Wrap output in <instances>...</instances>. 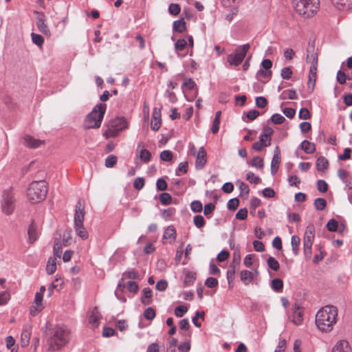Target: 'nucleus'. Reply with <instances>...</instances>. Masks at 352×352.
<instances>
[{"mask_svg":"<svg viewBox=\"0 0 352 352\" xmlns=\"http://www.w3.org/2000/svg\"><path fill=\"white\" fill-rule=\"evenodd\" d=\"M338 9H349L352 7V0H331Z\"/></svg>","mask_w":352,"mask_h":352,"instance_id":"nucleus-27","label":"nucleus"},{"mask_svg":"<svg viewBox=\"0 0 352 352\" xmlns=\"http://www.w3.org/2000/svg\"><path fill=\"white\" fill-rule=\"evenodd\" d=\"M318 57V53L314 51V46L309 45L307 50L306 60L308 63L311 64L307 82L308 89L311 91L314 89L316 80Z\"/></svg>","mask_w":352,"mask_h":352,"instance_id":"nucleus-4","label":"nucleus"},{"mask_svg":"<svg viewBox=\"0 0 352 352\" xmlns=\"http://www.w3.org/2000/svg\"><path fill=\"white\" fill-rule=\"evenodd\" d=\"M44 309V305H37L36 304L32 305L30 309V314L32 316H36Z\"/></svg>","mask_w":352,"mask_h":352,"instance_id":"nucleus-51","label":"nucleus"},{"mask_svg":"<svg viewBox=\"0 0 352 352\" xmlns=\"http://www.w3.org/2000/svg\"><path fill=\"white\" fill-rule=\"evenodd\" d=\"M292 322L296 324L299 325L303 320V311L302 307L297 303H295L292 308V314L289 316Z\"/></svg>","mask_w":352,"mask_h":352,"instance_id":"nucleus-12","label":"nucleus"},{"mask_svg":"<svg viewBox=\"0 0 352 352\" xmlns=\"http://www.w3.org/2000/svg\"><path fill=\"white\" fill-rule=\"evenodd\" d=\"M319 0H293L294 10L300 15L311 16L318 9Z\"/></svg>","mask_w":352,"mask_h":352,"instance_id":"nucleus-5","label":"nucleus"},{"mask_svg":"<svg viewBox=\"0 0 352 352\" xmlns=\"http://www.w3.org/2000/svg\"><path fill=\"white\" fill-rule=\"evenodd\" d=\"M15 208V198L10 190H5L2 195L1 210L7 214H11Z\"/></svg>","mask_w":352,"mask_h":352,"instance_id":"nucleus-10","label":"nucleus"},{"mask_svg":"<svg viewBox=\"0 0 352 352\" xmlns=\"http://www.w3.org/2000/svg\"><path fill=\"white\" fill-rule=\"evenodd\" d=\"M126 287L129 292L134 294L138 292L139 288L138 285L133 280L129 281L126 284Z\"/></svg>","mask_w":352,"mask_h":352,"instance_id":"nucleus-60","label":"nucleus"},{"mask_svg":"<svg viewBox=\"0 0 352 352\" xmlns=\"http://www.w3.org/2000/svg\"><path fill=\"white\" fill-rule=\"evenodd\" d=\"M144 316L146 319L151 320L155 317V311L153 308L148 307L144 311Z\"/></svg>","mask_w":352,"mask_h":352,"instance_id":"nucleus-56","label":"nucleus"},{"mask_svg":"<svg viewBox=\"0 0 352 352\" xmlns=\"http://www.w3.org/2000/svg\"><path fill=\"white\" fill-rule=\"evenodd\" d=\"M10 299V293L7 291L0 293V306L8 303Z\"/></svg>","mask_w":352,"mask_h":352,"instance_id":"nucleus-53","label":"nucleus"},{"mask_svg":"<svg viewBox=\"0 0 352 352\" xmlns=\"http://www.w3.org/2000/svg\"><path fill=\"white\" fill-rule=\"evenodd\" d=\"M236 186L239 187L240 191V196L243 197L246 199L250 192V188L248 186L243 182L241 180H237L236 182Z\"/></svg>","mask_w":352,"mask_h":352,"instance_id":"nucleus-25","label":"nucleus"},{"mask_svg":"<svg viewBox=\"0 0 352 352\" xmlns=\"http://www.w3.org/2000/svg\"><path fill=\"white\" fill-rule=\"evenodd\" d=\"M206 163V152L204 147H201L197 153L195 166L197 168L201 169Z\"/></svg>","mask_w":352,"mask_h":352,"instance_id":"nucleus-18","label":"nucleus"},{"mask_svg":"<svg viewBox=\"0 0 352 352\" xmlns=\"http://www.w3.org/2000/svg\"><path fill=\"white\" fill-rule=\"evenodd\" d=\"M100 314L97 307H94L89 316V322L97 326L99 323Z\"/></svg>","mask_w":352,"mask_h":352,"instance_id":"nucleus-30","label":"nucleus"},{"mask_svg":"<svg viewBox=\"0 0 352 352\" xmlns=\"http://www.w3.org/2000/svg\"><path fill=\"white\" fill-rule=\"evenodd\" d=\"M300 243V239L299 236L294 235L292 236L291 245L292 251L294 255H297L299 252V245Z\"/></svg>","mask_w":352,"mask_h":352,"instance_id":"nucleus-35","label":"nucleus"},{"mask_svg":"<svg viewBox=\"0 0 352 352\" xmlns=\"http://www.w3.org/2000/svg\"><path fill=\"white\" fill-rule=\"evenodd\" d=\"M298 117L300 119L307 120L310 118L311 115L307 108H301L299 111Z\"/></svg>","mask_w":352,"mask_h":352,"instance_id":"nucleus-62","label":"nucleus"},{"mask_svg":"<svg viewBox=\"0 0 352 352\" xmlns=\"http://www.w3.org/2000/svg\"><path fill=\"white\" fill-rule=\"evenodd\" d=\"M248 210L245 208H241L236 214V218L239 220H245L248 217Z\"/></svg>","mask_w":352,"mask_h":352,"instance_id":"nucleus-58","label":"nucleus"},{"mask_svg":"<svg viewBox=\"0 0 352 352\" xmlns=\"http://www.w3.org/2000/svg\"><path fill=\"white\" fill-rule=\"evenodd\" d=\"M287 94V98L291 100H294L298 98V96L296 94V91L293 89L286 90L284 91L282 94V95L280 96V99H285V97H284L283 95Z\"/></svg>","mask_w":352,"mask_h":352,"instance_id":"nucleus-49","label":"nucleus"},{"mask_svg":"<svg viewBox=\"0 0 352 352\" xmlns=\"http://www.w3.org/2000/svg\"><path fill=\"white\" fill-rule=\"evenodd\" d=\"M56 258L54 257H50L48 259L47 265H46V271L48 274H52L56 270Z\"/></svg>","mask_w":352,"mask_h":352,"instance_id":"nucleus-31","label":"nucleus"},{"mask_svg":"<svg viewBox=\"0 0 352 352\" xmlns=\"http://www.w3.org/2000/svg\"><path fill=\"white\" fill-rule=\"evenodd\" d=\"M85 210L80 201H78L76 206V210L74 214V226L83 225L85 219Z\"/></svg>","mask_w":352,"mask_h":352,"instance_id":"nucleus-15","label":"nucleus"},{"mask_svg":"<svg viewBox=\"0 0 352 352\" xmlns=\"http://www.w3.org/2000/svg\"><path fill=\"white\" fill-rule=\"evenodd\" d=\"M106 111L105 104H97L92 111L89 113L85 121V129H96L100 126L102 120L103 119Z\"/></svg>","mask_w":352,"mask_h":352,"instance_id":"nucleus-6","label":"nucleus"},{"mask_svg":"<svg viewBox=\"0 0 352 352\" xmlns=\"http://www.w3.org/2000/svg\"><path fill=\"white\" fill-rule=\"evenodd\" d=\"M196 279V273L190 271H188L185 273L184 284V286L191 285Z\"/></svg>","mask_w":352,"mask_h":352,"instance_id":"nucleus-28","label":"nucleus"},{"mask_svg":"<svg viewBox=\"0 0 352 352\" xmlns=\"http://www.w3.org/2000/svg\"><path fill=\"white\" fill-rule=\"evenodd\" d=\"M317 188L321 192H325L327 191L328 185L324 180L320 179L317 182Z\"/></svg>","mask_w":352,"mask_h":352,"instance_id":"nucleus-61","label":"nucleus"},{"mask_svg":"<svg viewBox=\"0 0 352 352\" xmlns=\"http://www.w3.org/2000/svg\"><path fill=\"white\" fill-rule=\"evenodd\" d=\"M281 162V155H280V150L278 146H276L274 151V155L271 162V173L272 175H275L278 168L279 165Z\"/></svg>","mask_w":352,"mask_h":352,"instance_id":"nucleus-14","label":"nucleus"},{"mask_svg":"<svg viewBox=\"0 0 352 352\" xmlns=\"http://www.w3.org/2000/svg\"><path fill=\"white\" fill-rule=\"evenodd\" d=\"M176 238V230L173 226H168L163 234V240H170L169 243H172Z\"/></svg>","mask_w":352,"mask_h":352,"instance_id":"nucleus-23","label":"nucleus"},{"mask_svg":"<svg viewBox=\"0 0 352 352\" xmlns=\"http://www.w3.org/2000/svg\"><path fill=\"white\" fill-rule=\"evenodd\" d=\"M329 162L324 157H320L316 161V168L318 171H323L328 168Z\"/></svg>","mask_w":352,"mask_h":352,"instance_id":"nucleus-32","label":"nucleus"},{"mask_svg":"<svg viewBox=\"0 0 352 352\" xmlns=\"http://www.w3.org/2000/svg\"><path fill=\"white\" fill-rule=\"evenodd\" d=\"M75 231L78 236H79L82 240L88 239L89 234L83 225L75 226Z\"/></svg>","mask_w":352,"mask_h":352,"instance_id":"nucleus-33","label":"nucleus"},{"mask_svg":"<svg viewBox=\"0 0 352 352\" xmlns=\"http://www.w3.org/2000/svg\"><path fill=\"white\" fill-rule=\"evenodd\" d=\"M331 352H351V347L347 341L340 340L333 346Z\"/></svg>","mask_w":352,"mask_h":352,"instance_id":"nucleus-22","label":"nucleus"},{"mask_svg":"<svg viewBox=\"0 0 352 352\" xmlns=\"http://www.w3.org/2000/svg\"><path fill=\"white\" fill-rule=\"evenodd\" d=\"M153 120L151 121V129L156 131L161 126V110L155 107L153 110Z\"/></svg>","mask_w":352,"mask_h":352,"instance_id":"nucleus-16","label":"nucleus"},{"mask_svg":"<svg viewBox=\"0 0 352 352\" xmlns=\"http://www.w3.org/2000/svg\"><path fill=\"white\" fill-rule=\"evenodd\" d=\"M338 309L333 305L322 307L316 315V324L322 332H330L337 322Z\"/></svg>","mask_w":352,"mask_h":352,"instance_id":"nucleus-1","label":"nucleus"},{"mask_svg":"<svg viewBox=\"0 0 352 352\" xmlns=\"http://www.w3.org/2000/svg\"><path fill=\"white\" fill-rule=\"evenodd\" d=\"M250 49V45L245 44L236 48L234 53L230 54L227 56V61L230 65H239L246 56Z\"/></svg>","mask_w":352,"mask_h":352,"instance_id":"nucleus-9","label":"nucleus"},{"mask_svg":"<svg viewBox=\"0 0 352 352\" xmlns=\"http://www.w3.org/2000/svg\"><path fill=\"white\" fill-rule=\"evenodd\" d=\"M280 75L283 79L288 80L292 77V71L288 67H284L281 69Z\"/></svg>","mask_w":352,"mask_h":352,"instance_id":"nucleus-57","label":"nucleus"},{"mask_svg":"<svg viewBox=\"0 0 352 352\" xmlns=\"http://www.w3.org/2000/svg\"><path fill=\"white\" fill-rule=\"evenodd\" d=\"M327 206V202L323 198H317L314 201V206L316 210H323Z\"/></svg>","mask_w":352,"mask_h":352,"instance_id":"nucleus-45","label":"nucleus"},{"mask_svg":"<svg viewBox=\"0 0 352 352\" xmlns=\"http://www.w3.org/2000/svg\"><path fill=\"white\" fill-rule=\"evenodd\" d=\"M31 336V328L29 326H26L23 328L21 335V346L25 347L30 343Z\"/></svg>","mask_w":352,"mask_h":352,"instance_id":"nucleus-21","label":"nucleus"},{"mask_svg":"<svg viewBox=\"0 0 352 352\" xmlns=\"http://www.w3.org/2000/svg\"><path fill=\"white\" fill-rule=\"evenodd\" d=\"M23 144L28 148H36L44 144V141L35 139L31 135H26L23 137Z\"/></svg>","mask_w":352,"mask_h":352,"instance_id":"nucleus-17","label":"nucleus"},{"mask_svg":"<svg viewBox=\"0 0 352 352\" xmlns=\"http://www.w3.org/2000/svg\"><path fill=\"white\" fill-rule=\"evenodd\" d=\"M117 160L118 158L116 155H109L106 158L104 165L107 168H112L116 164Z\"/></svg>","mask_w":352,"mask_h":352,"instance_id":"nucleus-42","label":"nucleus"},{"mask_svg":"<svg viewBox=\"0 0 352 352\" xmlns=\"http://www.w3.org/2000/svg\"><path fill=\"white\" fill-rule=\"evenodd\" d=\"M144 186V179L143 177H138L133 182V187L137 190H141Z\"/></svg>","mask_w":352,"mask_h":352,"instance_id":"nucleus-63","label":"nucleus"},{"mask_svg":"<svg viewBox=\"0 0 352 352\" xmlns=\"http://www.w3.org/2000/svg\"><path fill=\"white\" fill-rule=\"evenodd\" d=\"M187 46V41L184 38L178 39L175 43V50L178 57L183 58L184 55H182L179 52L184 50Z\"/></svg>","mask_w":352,"mask_h":352,"instance_id":"nucleus-24","label":"nucleus"},{"mask_svg":"<svg viewBox=\"0 0 352 352\" xmlns=\"http://www.w3.org/2000/svg\"><path fill=\"white\" fill-rule=\"evenodd\" d=\"M69 339V331L66 327L56 326L47 339L48 351H54L65 346Z\"/></svg>","mask_w":352,"mask_h":352,"instance_id":"nucleus-2","label":"nucleus"},{"mask_svg":"<svg viewBox=\"0 0 352 352\" xmlns=\"http://www.w3.org/2000/svg\"><path fill=\"white\" fill-rule=\"evenodd\" d=\"M338 222L335 219H330L327 223V228L330 232H335L338 229Z\"/></svg>","mask_w":352,"mask_h":352,"instance_id":"nucleus-59","label":"nucleus"},{"mask_svg":"<svg viewBox=\"0 0 352 352\" xmlns=\"http://www.w3.org/2000/svg\"><path fill=\"white\" fill-rule=\"evenodd\" d=\"M122 278L140 279V275L136 270L131 269L123 273Z\"/></svg>","mask_w":352,"mask_h":352,"instance_id":"nucleus-37","label":"nucleus"},{"mask_svg":"<svg viewBox=\"0 0 352 352\" xmlns=\"http://www.w3.org/2000/svg\"><path fill=\"white\" fill-rule=\"evenodd\" d=\"M28 233L29 236L30 243H34L38 237L39 231L38 227L35 225V223L33 221L29 226Z\"/></svg>","mask_w":352,"mask_h":352,"instance_id":"nucleus-20","label":"nucleus"},{"mask_svg":"<svg viewBox=\"0 0 352 352\" xmlns=\"http://www.w3.org/2000/svg\"><path fill=\"white\" fill-rule=\"evenodd\" d=\"M206 285L209 288H214L218 285V280L213 277H209L206 280Z\"/></svg>","mask_w":352,"mask_h":352,"instance_id":"nucleus-64","label":"nucleus"},{"mask_svg":"<svg viewBox=\"0 0 352 352\" xmlns=\"http://www.w3.org/2000/svg\"><path fill=\"white\" fill-rule=\"evenodd\" d=\"M239 201L237 198H232L228 202L227 207L230 210H235L239 206Z\"/></svg>","mask_w":352,"mask_h":352,"instance_id":"nucleus-52","label":"nucleus"},{"mask_svg":"<svg viewBox=\"0 0 352 352\" xmlns=\"http://www.w3.org/2000/svg\"><path fill=\"white\" fill-rule=\"evenodd\" d=\"M160 159L163 161L170 162L173 159V153L171 151L165 150L160 153Z\"/></svg>","mask_w":352,"mask_h":352,"instance_id":"nucleus-55","label":"nucleus"},{"mask_svg":"<svg viewBox=\"0 0 352 352\" xmlns=\"http://www.w3.org/2000/svg\"><path fill=\"white\" fill-rule=\"evenodd\" d=\"M31 37H32V42L35 45H36L39 47H42V45L44 43V38L41 35L36 34V33H32Z\"/></svg>","mask_w":352,"mask_h":352,"instance_id":"nucleus-39","label":"nucleus"},{"mask_svg":"<svg viewBox=\"0 0 352 352\" xmlns=\"http://www.w3.org/2000/svg\"><path fill=\"white\" fill-rule=\"evenodd\" d=\"M188 311V308L184 305L177 306L174 311L175 315L178 317H182Z\"/></svg>","mask_w":352,"mask_h":352,"instance_id":"nucleus-47","label":"nucleus"},{"mask_svg":"<svg viewBox=\"0 0 352 352\" xmlns=\"http://www.w3.org/2000/svg\"><path fill=\"white\" fill-rule=\"evenodd\" d=\"M47 192L48 187L45 181H35L28 188L27 197L31 203L37 204L45 199Z\"/></svg>","mask_w":352,"mask_h":352,"instance_id":"nucleus-3","label":"nucleus"},{"mask_svg":"<svg viewBox=\"0 0 352 352\" xmlns=\"http://www.w3.org/2000/svg\"><path fill=\"white\" fill-rule=\"evenodd\" d=\"M135 156L143 163L148 164L151 161V154L147 149L144 148L142 143H140L135 151Z\"/></svg>","mask_w":352,"mask_h":352,"instance_id":"nucleus-13","label":"nucleus"},{"mask_svg":"<svg viewBox=\"0 0 352 352\" xmlns=\"http://www.w3.org/2000/svg\"><path fill=\"white\" fill-rule=\"evenodd\" d=\"M160 201L163 205H169L172 202V197L169 193L163 192L160 195Z\"/></svg>","mask_w":352,"mask_h":352,"instance_id":"nucleus-40","label":"nucleus"},{"mask_svg":"<svg viewBox=\"0 0 352 352\" xmlns=\"http://www.w3.org/2000/svg\"><path fill=\"white\" fill-rule=\"evenodd\" d=\"M193 223L198 228H201L205 226L206 221L202 215H195L193 218Z\"/></svg>","mask_w":352,"mask_h":352,"instance_id":"nucleus-43","label":"nucleus"},{"mask_svg":"<svg viewBox=\"0 0 352 352\" xmlns=\"http://www.w3.org/2000/svg\"><path fill=\"white\" fill-rule=\"evenodd\" d=\"M272 289L276 292H280L283 287V282L280 278H274L270 285Z\"/></svg>","mask_w":352,"mask_h":352,"instance_id":"nucleus-36","label":"nucleus"},{"mask_svg":"<svg viewBox=\"0 0 352 352\" xmlns=\"http://www.w3.org/2000/svg\"><path fill=\"white\" fill-rule=\"evenodd\" d=\"M190 208L194 212H200L202 211L203 206L199 201H193L190 204Z\"/></svg>","mask_w":352,"mask_h":352,"instance_id":"nucleus-48","label":"nucleus"},{"mask_svg":"<svg viewBox=\"0 0 352 352\" xmlns=\"http://www.w3.org/2000/svg\"><path fill=\"white\" fill-rule=\"evenodd\" d=\"M285 120V118L279 113L273 114L271 117V121L276 124H282Z\"/></svg>","mask_w":352,"mask_h":352,"instance_id":"nucleus-54","label":"nucleus"},{"mask_svg":"<svg viewBox=\"0 0 352 352\" xmlns=\"http://www.w3.org/2000/svg\"><path fill=\"white\" fill-rule=\"evenodd\" d=\"M173 28L175 31L179 33L184 32L186 30V22L184 19H179L174 21Z\"/></svg>","mask_w":352,"mask_h":352,"instance_id":"nucleus-34","label":"nucleus"},{"mask_svg":"<svg viewBox=\"0 0 352 352\" xmlns=\"http://www.w3.org/2000/svg\"><path fill=\"white\" fill-rule=\"evenodd\" d=\"M246 179L252 184H257L261 182V178L252 172L246 174Z\"/></svg>","mask_w":352,"mask_h":352,"instance_id":"nucleus-44","label":"nucleus"},{"mask_svg":"<svg viewBox=\"0 0 352 352\" xmlns=\"http://www.w3.org/2000/svg\"><path fill=\"white\" fill-rule=\"evenodd\" d=\"M127 122L124 118H116L109 121L108 129L105 131L104 135L109 137H116L120 131L126 129Z\"/></svg>","mask_w":352,"mask_h":352,"instance_id":"nucleus-7","label":"nucleus"},{"mask_svg":"<svg viewBox=\"0 0 352 352\" xmlns=\"http://www.w3.org/2000/svg\"><path fill=\"white\" fill-rule=\"evenodd\" d=\"M267 263L268 267L274 271H277L280 267V265L278 261L272 256H270L267 258Z\"/></svg>","mask_w":352,"mask_h":352,"instance_id":"nucleus-38","label":"nucleus"},{"mask_svg":"<svg viewBox=\"0 0 352 352\" xmlns=\"http://www.w3.org/2000/svg\"><path fill=\"white\" fill-rule=\"evenodd\" d=\"M251 166L252 167L258 168H263L264 166V162L263 158L256 156L254 157L251 162Z\"/></svg>","mask_w":352,"mask_h":352,"instance_id":"nucleus-46","label":"nucleus"},{"mask_svg":"<svg viewBox=\"0 0 352 352\" xmlns=\"http://www.w3.org/2000/svg\"><path fill=\"white\" fill-rule=\"evenodd\" d=\"M144 295L141 298V302L144 305H150L151 302L152 291L150 288L146 287L143 289Z\"/></svg>","mask_w":352,"mask_h":352,"instance_id":"nucleus-29","label":"nucleus"},{"mask_svg":"<svg viewBox=\"0 0 352 352\" xmlns=\"http://www.w3.org/2000/svg\"><path fill=\"white\" fill-rule=\"evenodd\" d=\"M180 6L177 3H170L168 7V12L170 14L176 16L180 12Z\"/></svg>","mask_w":352,"mask_h":352,"instance_id":"nucleus-50","label":"nucleus"},{"mask_svg":"<svg viewBox=\"0 0 352 352\" xmlns=\"http://www.w3.org/2000/svg\"><path fill=\"white\" fill-rule=\"evenodd\" d=\"M315 238V228L313 224L307 226L303 237L304 254L306 257L310 258L311 247Z\"/></svg>","mask_w":352,"mask_h":352,"instance_id":"nucleus-8","label":"nucleus"},{"mask_svg":"<svg viewBox=\"0 0 352 352\" xmlns=\"http://www.w3.org/2000/svg\"><path fill=\"white\" fill-rule=\"evenodd\" d=\"M301 148L307 154H312L316 151V146L308 140H303L300 144Z\"/></svg>","mask_w":352,"mask_h":352,"instance_id":"nucleus-26","label":"nucleus"},{"mask_svg":"<svg viewBox=\"0 0 352 352\" xmlns=\"http://www.w3.org/2000/svg\"><path fill=\"white\" fill-rule=\"evenodd\" d=\"M35 13L37 14L36 26L38 30L47 37H50L51 35V32L45 23V15L44 14V13L40 12H35Z\"/></svg>","mask_w":352,"mask_h":352,"instance_id":"nucleus-11","label":"nucleus"},{"mask_svg":"<svg viewBox=\"0 0 352 352\" xmlns=\"http://www.w3.org/2000/svg\"><path fill=\"white\" fill-rule=\"evenodd\" d=\"M54 258H60L62 254V244L59 241H56L53 248Z\"/></svg>","mask_w":352,"mask_h":352,"instance_id":"nucleus-41","label":"nucleus"},{"mask_svg":"<svg viewBox=\"0 0 352 352\" xmlns=\"http://www.w3.org/2000/svg\"><path fill=\"white\" fill-rule=\"evenodd\" d=\"M258 274V271L257 270H254V272H250V271H248V270H242L240 273V278H241V280L245 284V285H248L250 284L253 278H254V274Z\"/></svg>","mask_w":352,"mask_h":352,"instance_id":"nucleus-19","label":"nucleus"}]
</instances>
